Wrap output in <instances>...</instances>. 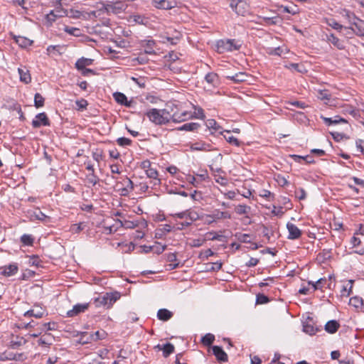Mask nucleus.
Instances as JSON below:
<instances>
[{
    "label": "nucleus",
    "instance_id": "nucleus-24",
    "mask_svg": "<svg viewBox=\"0 0 364 364\" xmlns=\"http://www.w3.org/2000/svg\"><path fill=\"white\" fill-rule=\"evenodd\" d=\"M247 75L245 73H237L232 75H228L227 78L235 82H242L247 80Z\"/></svg>",
    "mask_w": 364,
    "mask_h": 364
},
{
    "label": "nucleus",
    "instance_id": "nucleus-28",
    "mask_svg": "<svg viewBox=\"0 0 364 364\" xmlns=\"http://www.w3.org/2000/svg\"><path fill=\"white\" fill-rule=\"evenodd\" d=\"M28 259L27 261H26V263H28L31 267H34L38 268L41 263V259L37 255H32V256H26L24 257V259Z\"/></svg>",
    "mask_w": 364,
    "mask_h": 364
},
{
    "label": "nucleus",
    "instance_id": "nucleus-38",
    "mask_svg": "<svg viewBox=\"0 0 364 364\" xmlns=\"http://www.w3.org/2000/svg\"><path fill=\"white\" fill-rule=\"evenodd\" d=\"M64 31L75 36H80L81 35V31L78 28L65 26Z\"/></svg>",
    "mask_w": 364,
    "mask_h": 364
},
{
    "label": "nucleus",
    "instance_id": "nucleus-61",
    "mask_svg": "<svg viewBox=\"0 0 364 364\" xmlns=\"http://www.w3.org/2000/svg\"><path fill=\"white\" fill-rule=\"evenodd\" d=\"M46 20L49 23V24H51L53 22H54L56 20V17L55 16L54 11H51L49 14L46 15Z\"/></svg>",
    "mask_w": 364,
    "mask_h": 364
},
{
    "label": "nucleus",
    "instance_id": "nucleus-41",
    "mask_svg": "<svg viewBox=\"0 0 364 364\" xmlns=\"http://www.w3.org/2000/svg\"><path fill=\"white\" fill-rule=\"evenodd\" d=\"M230 132H228V135H225V138L228 142H229L231 144L235 145L236 146H240V141L239 140L235 138V136L230 134Z\"/></svg>",
    "mask_w": 364,
    "mask_h": 364
},
{
    "label": "nucleus",
    "instance_id": "nucleus-54",
    "mask_svg": "<svg viewBox=\"0 0 364 364\" xmlns=\"http://www.w3.org/2000/svg\"><path fill=\"white\" fill-rule=\"evenodd\" d=\"M325 282V279H319L316 282H309V283L313 286L314 290H316L320 289L322 287L323 283Z\"/></svg>",
    "mask_w": 364,
    "mask_h": 364
},
{
    "label": "nucleus",
    "instance_id": "nucleus-53",
    "mask_svg": "<svg viewBox=\"0 0 364 364\" xmlns=\"http://www.w3.org/2000/svg\"><path fill=\"white\" fill-rule=\"evenodd\" d=\"M215 181L217 183H218L223 186H225L228 183V180L227 179V178L221 176H216L215 178Z\"/></svg>",
    "mask_w": 364,
    "mask_h": 364
},
{
    "label": "nucleus",
    "instance_id": "nucleus-18",
    "mask_svg": "<svg viewBox=\"0 0 364 364\" xmlns=\"http://www.w3.org/2000/svg\"><path fill=\"white\" fill-rule=\"evenodd\" d=\"M172 316L173 313L166 309H161L157 312V318L163 321H168Z\"/></svg>",
    "mask_w": 364,
    "mask_h": 364
},
{
    "label": "nucleus",
    "instance_id": "nucleus-47",
    "mask_svg": "<svg viewBox=\"0 0 364 364\" xmlns=\"http://www.w3.org/2000/svg\"><path fill=\"white\" fill-rule=\"evenodd\" d=\"M93 340H91V338L90 337V334L87 332H82L80 335V342L81 343H88L92 341Z\"/></svg>",
    "mask_w": 364,
    "mask_h": 364
},
{
    "label": "nucleus",
    "instance_id": "nucleus-34",
    "mask_svg": "<svg viewBox=\"0 0 364 364\" xmlns=\"http://www.w3.org/2000/svg\"><path fill=\"white\" fill-rule=\"evenodd\" d=\"M215 340V336L212 333H206L201 338V342L204 346H210Z\"/></svg>",
    "mask_w": 364,
    "mask_h": 364
},
{
    "label": "nucleus",
    "instance_id": "nucleus-17",
    "mask_svg": "<svg viewBox=\"0 0 364 364\" xmlns=\"http://www.w3.org/2000/svg\"><path fill=\"white\" fill-rule=\"evenodd\" d=\"M156 348H159L160 350H162L163 355L166 358L174 352V346L171 343H166L164 345L159 344L156 346Z\"/></svg>",
    "mask_w": 364,
    "mask_h": 364
},
{
    "label": "nucleus",
    "instance_id": "nucleus-37",
    "mask_svg": "<svg viewBox=\"0 0 364 364\" xmlns=\"http://www.w3.org/2000/svg\"><path fill=\"white\" fill-rule=\"evenodd\" d=\"M107 333L105 331H96L94 333H90V337L91 338V340L93 341H97V340H102L104 339L106 336Z\"/></svg>",
    "mask_w": 364,
    "mask_h": 364
},
{
    "label": "nucleus",
    "instance_id": "nucleus-23",
    "mask_svg": "<svg viewBox=\"0 0 364 364\" xmlns=\"http://www.w3.org/2000/svg\"><path fill=\"white\" fill-rule=\"evenodd\" d=\"M353 26H355L353 31L355 34L359 36L364 35V21L363 20L359 18Z\"/></svg>",
    "mask_w": 364,
    "mask_h": 364
},
{
    "label": "nucleus",
    "instance_id": "nucleus-50",
    "mask_svg": "<svg viewBox=\"0 0 364 364\" xmlns=\"http://www.w3.org/2000/svg\"><path fill=\"white\" fill-rule=\"evenodd\" d=\"M117 142L119 146H124L130 145L132 140L126 137H120L117 139Z\"/></svg>",
    "mask_w": 364,
    "mask_h": 364
},
{
    "label": "nucleus",
    "instance_id": "nucleus-8",
    "mask_svg": "<svg viewBox=\"0 0 364 364\" xmlns=\"http://www.w3.org/2000/svg\"><path fill=\"white\" fill-rule=\"evenodd\" d=\"M26 216L30 218L31 220H37L45 221L48 218L38 208H35V210H28Z\"/></svg>",
    "mask_w": 364,
    "mask_h": 364
},
{
    "label": "nucleus",
    "instance_id": "nucleus-35",
    "mask_svg": "<svg viewBox=\"0 0 364 364\" xmlns=\"http://www.w3.org/2000/svg\"><path fill=\"white\" fill-rule=\"evenodd\" d=\"M119 184L124 186V188L129 189V191L131 192L134 190V188L132 181L129 178H124L122 182L117 183L116 185L117 187H119Z\"/></svg>",
    "mask_w": 364,
    "mask_h": 364
},
{
    "label": "nucleus",
    "instance_id": "nucleus-2",
    "mask_svg": "<svg viewBox=\"0 0 364 364\" xmlns=\"http://www.w3.org/2000/svg\"><path fill=\"white\" fill-rule=\"evenodd\" d=\"M119 298L120 294L117 291L105 293L95 298L94 304L96 307L103 306L106 309H109Z\"/></svg>",
    "mask_w": 364,
    "mask_h": 364
},
{
    "label": "nucleus",
    "instance_id": "nucleus-55",
    "mask_svg": "<svg viewBox=\"0 0 364 364\" xmlns=\"http://www.w3.org/2000/svg\"><path fill=\"white\" fill-rule=\"evenodd\" d=\"M301 65L298 63H289L285 65V68L289 70H295L299 73H302V70L300 69Z\"/></svg>",
    "mask_w": 364,
    "mask_h": 364
},
{
    "label": "nucleus",
    "instance_id": "nucleus-43",
    "mask_svg": "<svg viewBox=\"0 0 364 364\" xmlns=\"http://www.w3.org/2000/svg\"><path fill=\"white\" fill-rule=\"evenodd\" d=\"M119 223H120V225L122 227H124L125 228H129V229L134 228L137 225L136 223H135L134 221H130V220H124V221L119 220Z\"/></svg>",
    "mask_w": 364,
    "mask_h": 364
},
{
    "label": "nucleus",
    "instance_id": "nucleus-19",
    "mask_svg": "<svg viewBox=\"0 0 364 364\" xmlns=\"http://www.w3.org/2000/svg\"><path fill=\"white\" fill-rule=\"evenodd\" d=\"M321 119L323 120L324 123L328 126L332 124H337L339 123H347V121L345 119L341 118L339 116H336L334 119L321 116Z\"/></svg>",
    "mask_w": 364,
    "mask_h": 364
},
{
    "label": "nucleus",
    "instance_id": "nucleus-22",
    "mask_svg": "<svg viewBox=\"0 0 364 364\" xmlns=\"http://www.w3.org/2000/svg\"><path fill=\"white\" fill-rule=\"evenodd\" d=\"M339 326H340V325L336 321L331 320V321H328L326 323L325 330L328 333H334L338 331Z\"/></svg>",
    "mask_w": 364,
    "mask_h": 364
},
{
    "label": "nucleus",
    "instance_id": "nucleus-32",
    "mask_svg": "<svg viewBox=\"0 0 364 364\" xmlns=\"http://www.w3.org/2000/svg\"><path fill=\"white\" fill-rule=\"evenodd\" d=\"M325 22L326 23V24L329 26H331V28H333V29L336 30V31H341L343 28V26H342L341 24H340L339 23H338L335 19L333 18H326L325 20Z\"/></svg>",
    "mask_w": 364,
    "mask_h": 364
},
{
    "label": "nucleus",
    "instance_id": "nucleus-10",
    "mask_svg": "<svg viewBox=\"0 0 364 364\" xmlns=\"http://www.w3.org/2000/svg\"><path fill=\"white\" fill-rule=\"evenodd\" d=\"M49 124L48 118L44 112L38 114L32 122V125L35 128L40 127L42 125L48 126Z\"/></svg>",
    "mask_w": 364,
    "mask_h": 364
},
{
    "label": "nucleus",
    "instance_id": "nucleus-15",
    "mask_svg": "<svg viewBox=\"0 0 364 364\" xmlns=\"http://www.w3.org/2000/svg\"><path fill=\"white\" fill-rule=\"evenodd\" d=\"M88 306V304H77L73 307V309L67 312V315L69 317L75 316L80 313L84 312L86 309H87Z\"/></svg>",
    "mask_w": 364,
    "mask_h": 364
},
{
    "label": "nucleus",
    "instance_id": "nucleus-33",
    "mask_svg": "<svg viewBox=\"0 0 364 364\" xmlns=\"http://www.w3.org/2000/svg\"><path fill=\"white\" fill-rule=\"evenodd\" d=\"M251 208L246 205H238L235 207V211L238 215H245L250 213Z\"/></svg>",
    "mask_w": 364,
    "mask_h": 364
},
{
    "label": "nucleus",
    "instance_id": "nucleus-7",
    "mask_svg": "<svg viewBox=\"0 0 364 364\" xmlns=\"http://www.w3.org/2000/svg\"><path fill=\"white\" fill-rule=\"evenodd\" d=\"M287 228L289 232L287 238L289 240H297L301 236V230L294 224L288 223Z\"/></svg>",
    "mask_w": 364,
    "mask_h": 364
},
{
    "label": "nucleus",
    "instance_id": "nucleus-40",
    "mask_svg": "<svg viewBox=\"0 0 364 364\" xmlns=\"http://www.w3.org/2000/svg\"><path fill=\"white\" fill-rule=\"evenodd\" d=\"M34 104L35 106L38 108L41 107L44 105V98L39 93H36L34 97Z\"/></svg>",
    "mask_w": 364,
    "mask_h": 364
},
{
    "label": "nucleus",
    "instance_id": "nucleus-60",
    "mask_svg": "<svg viewBox=\"0 0 364 364\" xmlns=\"http://www.w3.org/2000/svg\"><path fill=\"white\" fill-rule=\"evenodd\" d=\"M131 18L133 19V21L139 24H144V18L141 15H134L131 16Z\"/></svg>",
    "mask_w": 364,
    "mask_h": 364
},
{
    "label": "nucleus",
    "instance_id": "nucleus-36",
    "mask_svg": "<svg viewBox=\"0 0 364 364\" xmlns=\"http://www.w3.org/2000/svg\"><path fill=\"white\" fill-rule=\"evenodd\" d=\"M349 304L356 309L360 308L363 306V299L358 296L352 297L350 299Z\"/></svg>",
    "mask_w": 364,
    "mask_h": 364
},
{
    "label": "nucleus",
    "instance_id": "nucleus-30",
    "mask_svg": "<svg viewBox=\"0 0 364 364\" xmlns=\"http://www.w3.org/2000/svg\"><path fill=\"white\" fill-rule=\"evenodd\" d=\"M92 62L91 59L82 58L76 62L75 66L78 70H83L86 66L91 65Z\"/></svg>",
    "mask_w": 364,
    "mask_h": 364
},
{
    "label": "nucleus",
    "instance_id": "nucleus-4",
    "mask_svg": "<svg viewBox=\"0 0 364 364\" xmlns=\"http://www.w3.org/2000/svg\"><path fill=\"white\" fill-rule=\"evenodd\" d=\"M126 9L125 5L122 1L115 2H108L107 4H102V7L100 8V11L107 14H118Z\"/></svg>",
    "mask_w": 364,
    "mask_h": 364
},
{
    "label": "nucleus",
    "instance_id": "nucleus-62",
    "mask_svg": "<svg viewBox=\"0 0 364 364\" xmlns=\"http://www.w3.org/2000/svg\"><path fill=\"white\" fill-rule=\"evenodd\" d=\"M117 191L119 193V195L122 196H127L131 193V191H129V189L124 188V187L118 188Z\"/></svg>",
    "mask_w": 364,
    "mask_h": 364
},
{
    "label": "nucleus",
    "instance_id": "nucleus-11",
    "mask_svg": "<svg viewBox=\"0 0 364 364\" xmlns=\"http://www.w3.org/2000/svg\"><path fill=\"white\" fill-rule=\"evenodd\" d=\"M213 355L216 357L219 362H227L228 357L227 353L223 350L220 346H214L212 347Z\"/></svg>",
    "mask_w": 364,
    "mask_h": 364
},
{
    "label": "nucleus",
    "instance_id": "nucleus-51",
    "mask_svg": "<svg viewBox=\"0 0 364 364\" xmlns=\"http://www.w3.org/2000/svg\"><path fill=\"white\" fill-rule=\"evenodd\" d=\"M85 227V225L82 223H80L79 224H74L71 227V230L75 233H78L82 230H84Z\"/></svg>",
    "mask_w": 364,
    "mask_h": 364
},
{
    "label": "nucleus",
    "instance_id": "nucleus-26",
    "mask_svg": "<svg viewBox=\"0 0 364 364\" xmlns=\"http://www.w3.org/2000/svg\"><path fill=\"white\" fill-rule=\"evenodd\" d=\"M199 127H200V124L198 123L190 122V123L184 124L181 127H178V130L191 132V131H195V130L198 129Z\"/></svg>",
    "mask_w": 364,
    "mask_h": 364
},
{
    "label": "nucleus",
    "instance_id": "nucleus-31",
    "mask_svg": "<svg viewBox=\"0 0 364 364\" xmlns=\"http://www.w3.org/2000/svg\"><path fill=\"white\" fill-rule=\"evenodd\" d=\"M343 16L348 21L351 26L355 23V22L359 19L353 13L346 10L343 11Z\"/></svg>",
    "mask_w": 364,
    "mask_h": 364
},
{
    "label": "nucleus",
    "instance_id": "nucleus-56",
    "mask_svg": "<svg viewBox=\"0 0 364 364\" xmlns=\"http://www.w3.org/2000/svg\"><path fill=\"white\" fill-rule=\"evenodd\" d=\"M131 80L134 81L136 85H139V87H145V80L142 77H132Z\"/></svg>",
    "mask_w": 364,
    "mask_h": 364
},
{
    "label": "nucleus",
    "instance_id": "nucleus-12",
    "mask_svg": "<svg viewBox=\"0 0 364 364\" xmlns=\"http://www.w3.org/2000/svg\"><path fill=\"white\" fill-rule=\"evenodd\" d=\"M44 310L41 306H35L33 309L24 312V318H31L32 316L39 318L44 315Z\"/></svg>",
    "mask_w": 364,
    "mask_h": 364
},
{
    "label": "nucleus",
    "instance_id": "nucleus-9",
    "mask_svg": "<svg viewBox=\"0 0 364 364\" xmlns=\"http://www.w3.org/2000/svg\"><path fill=\"white\" fill-rule=\"evenodd\" d=\"M151 4L159 9H171L175 7L176 2L169 0H152Z\"/></svg>",
    "mask_w": 364,
    "mask_h": 364
},
{
    "label": "nucleus",
    "instance_id": "nucleus-52",
    "mask_svg": "<svg viewBox=\"0 0 364 364\" xmlns=\"http://www.w3.org/2000/svg\"><path fill=\"white\" fill-rule=\"evenodd\" d=\"M34 240L35 238L33 235L24 234V246H31L34 242Z\"/></svg>",
    "mask_w": 364,
    "mask_h": 364
},
{
    "label": "nucleus",
    "instance_id": "nucleus-49",
    "mask_svg": "<svg viewBox=\"0 0 364 364\" xmlns=\"http://www.w3.org/2000/svg\"><path fill=\"white\" fill-rule=\"evenodd\" d=\"M304 331L309 335H314L316 332V329L311 324L306 323L304 325Z\"/></svg>",
    "mask_w": 364,
    "mask_h": 364
},
{
    "label": "nucleus",
    "instance_id": "nucleus-21",
    "mask_svg": "<svg viewBox=\"0 0 364 364\" xmlns=\"http://www.w3.org/2000/svg\"><path fill=\"white\" fill-rule=\"evenodd\" d=\"M18 271V267L16 264H9L8 266H5L2 268V270L1 271V274H4V276H11L15 274Z\"/></svg>",
    "mask_w": 364,
    "mask_h": 364
},
{
    "label": "nucleus",
    "instance_id": "nucleus-20",
    "mask_svg": "<svg viewBox=\"0 0 364 364\" xmlns=\"http://www.w3.org/2000/svg\"><path fill=\"white\" fill-rule=\"evenodd\" d=\"M191 149L193 151H210V145L203 141H198L191 145Z\"/></svg>",
    "mask_w": 364,
    "mask_h": 364
},
{
    "label": "nucleus",
    "instance_id": "nucleus-13",
    "mask_svg": "<svg viewBox=\"0 0 364 364\" xmlns=\"http://www.w3.org/2000/svg\"><path fill=\"white\" fill-rule=\"evenodd\" d=\"M230 6L239 15L245 16L247 12L246 3L242 0H237L235 4H233V2H230Z\"/></svg>",
    "mask_w": 364,
    "mask_h": 364
},
{
    "label": "nucleus",
    "instance_id": "nucleus-3",
    "mask_svg": "<svg viewBox=\"0 0 364 364\" xmlns=\"http://www.w3.org/2000/svg\"><path fill=\"white\" fill-rule=\"evenodd\" d=\"M240 46L234 39L220 40L217 42V50L220 53L237 50Z\"/></svg>",
    "mask_w": 364,
    "mask_h": 364
},
{
    "label": "nucleus",
    "instance_id": "nucleus-1",
    "mask_svg": "<svg viewBox=\"0 0 364 364\" xmlns=\"http://www.w3.org/2000/svg\"><path fill=\"white\" fill-rule=\"evenodd\" d=\"M149 119L157 125L166 124L171 121V114L166 109H151L146 112Z\"/></svg>",
    "mask_w": 364,
    "mask_h": 364
},
{
    "label": "nucleus",
    "instance_id": "nucleus-29",
    "mask_svg": "<svg viewBox=\"0 0 364 364\" xmlns=\"http://www.w3.org/2000/svg\"><path fill=\"white\" fill-rule=\"evenodd\" d=\"M267 53L269 55H281V54L282 53H287L288 52V50L286 47H284V46H278L277 48H268L267 49Z\"/></svg>",
    "mask_w": 364,
    "mask_h": 364
},
{
    "label": "nucleus",
    "instance_id": "nucleus-59",
    "mask_svg": "<svg viewBox=\"0 0 364 364\" xmlns=\"http://www.w3.org/2000/svg\"><path fill=\"white\" fill-rule=\"evenodd\" d=\"M263 20L267 24L274 25L278 23L277 17H263Z\"/></svg>",
    "mask_w": 364,
    "mask_h": 364
},
{
    "label": "nucleus",
    "instance_id": "nucleus-57",
    "mask_svg": "<svg viewBox=\"0 0 364 364\" xmlns=\"http://www.w3.org/2000/svg\"><path fill=\"white\" fill-rule=\"evenodd\" d=\"M75 103H76L77 106L78 107V109H86L87 106L88 105L87 101L84 99L77 100Z\"/></svg>",
    "mask_w": 364,
    "mask_h": 364
},
{
    "label": "nucleus",
    "instance_id": "nucleus-46",
    "mask_svg": "<svg viewBox=\"0 0 364 364\" xmlns=\"http://www.w3.org/2000/svg\"><path fill=\"white\" fill-rule=\"evenodd\" d=\"M146 173L149 178L153 179H157L159 175L157 171L151 166L146 170Z\"/></svg>",
    "mask_w": 364,
    "mask_h": 364
},
{
    "label": "nucleus",
    "instance_id": "nucleus-42",
    "mask_svg": "<svg viewBox=\"0 0 364 364\" xmlns=\"http://www.w3.org/2000/svg\"><path fill=\"white\" fill-rule=\"evenodd\" d=\"M318 98L321 100H329L331 95L329 94L328 91L326 90H320L318 92Z\"/></svg>",
    "mask_w": 364,
    "mask_h": 364
},
{
    "label": "nucleus",
    "instance_id": "nucleus-25",
    "mask_svg": "<svg viewBox=\"0 0 364 364\" xmlns=\"http://www.w3.org/2000/svg\"><path fill=\"white\" fill-rule=\"evenodd\" d=\"M205 81L213 85L216 86L218 84V75L215 73H208L205 77Z\"/></svg>",
    "mask_w": 364,
    "mask_h": 364
},
{
    "label": "nucleus",
    "instance_id": "nucleus-14",
    "mask_svg": "<svg viewBox=\"0 0 364 364\" xmlns=\"http://www.w3.org/2000/svg\"><path fill=\"white\" fill-rule=\"evenodd\" d=\"M113 97L117 103L127 107H132L133 102L132 100L128 101L127 97L122 92H115L113 94Z\"/></svg>",
    "mask_w": 364,
    "mask_h": 364
},
{
    "label": "nucleus",
    "instance_id": "nucleus-44",
    "mask_svg": "<svg viewBox=\"0 0 364 364\" xmlns=\"http://www.w3.org/2000/svg\"><path fill=\"white\" fill-rule=\"evenodd\" d=\"M86 178L87 182L92 186H95L99 181V178L95 174V173H90L87 176Z\"/></svg>",
    "mask_w": 364,
    "mask_h": 364
},
{
    "label": "nucleus",
    "instance_id": "nucleus-58",
    "mask_svg": "<svg viewBox=\"0 0 364 364\" xmlns=\"http://www.w3.org/2000/svg\"><path fill=\"white\" fill-rule=\"evenodd\" d=\"M268 301H269V299L265 295H264V294H258L257 296V304H263L267 303Z\"/></svg>",
    "mask_w": 364,
    "mask_h": 364
},
{
    "label": "nucleus",
    "instance_id": "nucleus-45",
    "mask_svg": "<svg viewBox=\"0 0 364 364\" xmlns=\"http://www.w3.org/2000/svg\"><path fill=\"white\" fill-rule=\"evenodd\" d=\"M207 127L209 129H212L215 131H219L220 129V126L218 124L215 119H208L207 121Z\"/></svg>",
    "mask_w": 364,
    "mask_h": 364
},
{
    "label": "nucleus",
    "instance_id": "nucleus-5",
    "mask_svg": "<svg viewBox=\"0 0 364 364\" xmlns=\"http://www.w3.org/2000/svg\"><path fill=\"white\" fill-rule=\"evenodd\" d=\"M192 117V113L188 111H176L171 114V120L173 122H181Z\"/></svg>",
    "mask_w": 364,
    "mask_h": 364
},
{
    "label": "nucleus",
    "instance_id": "nucleus-6",
    "mask_svg": "<svg viewBox=\"0 0 364 364\" xmlns=\"http://www.w3.org/2000/svg\"><path fill=\"white\" fill-rule=\"evenodd\" d=\"M173 216L180 219L186 218L191 222L196 221L200 218L197 212L191 210H186L181 213H175Z\"/></svg>",
    "mask_w": 364,
    "mask_h": 364
},
{
    "label": "nucleus",
    "instance_id": "nucleus-64",
    "mask_svg": "<svg viewBox=\"0 0 364 364\" xmlns=\"http://www.w3.org/2000/svg\"><path fill=\"white\" fill-rule=\"evenodd\" d=\"M262 232L264 237H266L268 240H269L271 235H272V233L270 232L268 228L265 225L262 226Z\"/></svg>",
    "mask_w": 364,
    "mask_h": 364
},
{
    "label": "nucleus",
    "instance_id": "nucleus-48",
    "mask_svg": "<svg viewBox=\"0 0 364 364\" xmlns=\"http://www.w3.org/2000/svg\"><path fill=\"white\" fill-rule=\"evenodd\" d=\"M333 139L336 141H340L343 140V139H348V137L346 136L344 134L340 133L338 132H333L331 133Z\"/></svg>",
    "mask_w": 364,
    "mask_h": 364
},
{
    "label": "nucleus",
    "instance_id": "nucleus-16",
    "mask_svg": "<svg viewBox=\"0 0 364 364\" xmlns=\"http://www.w3.org/2000/svg\"><path fill=\"white\" fill-rule=\"evenodd\" d=\"M327 41L339 50L345 48L344 43L333 33L327 35Z\"/></svg>",
    "mask_w": 364,
    "mask_h": 364
},
{
    "label": "nucleus",
    "instance_id": "nucleus-27",
    "mask_svg": "<svg viewBox=\"0 0 364 364\" xmlns=\"http://www.w3.org/2000/svg\"><path fill=\"white\" fill-rule=\"evenodd\" d=\"M211 215H213V218H214L215 222L220 219H230L231 218V215L228 212L220 211L219 210H215Z\"/></svg>",
    "mask_w": 364,
    "mask_h": 364
},
{
    "label": "nucleus",
    "instance_id": "nucleus-39",
    "mask_svg": "<svg viewBox=\"0 0 364 364\" xmlns=\"http://www.w3.org/2000/svg\"><path fill=\"white\" fill-rule=\"evenodd\" d=\"M353 280H349L348 285L343 287V289L341 290V296H348L350 294L353 288Z\"/></svg>",
    "mask_w": 364,
    "mask_h": 364
},
{
    "label": "nucleus",
    "instance_id": "nucleus-63",
    "mask_svg": "<svg viewBox=\"0 0 364 364\" xmlns=\"http://www.w3.org/2000/svg\"><path fill=\"white\" fill-rule=\"evenodd\" d=\"M192 223L193 222H191V221H185V222H183V223H179L177 224L178 225L177 229L180 230H182L185 228L190 226L192 224Z\"/></svg>",
    "mask_w": 364,
    "mask_h": 364
}]
</instances>
